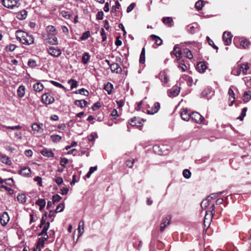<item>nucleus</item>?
<instances>
[{
  "label": "nucleus",
  "instance_id": "obj_1",
  "mask_svg": "<svg viewBox=\"0 0 251 251\" xmlns=\"http://www.w3.org/2000/svg\"><path fill=\"white\" fill-rule=\"evenodd\" d=\"M250 66L248 63L241 64L238 68L234 69L232 71L231 74L234 75H239L241 73L243 75H247Z\"/></svg>",
  "mask_w": 251,
  "mask_h": 251
},
{
  "label": "nucleus",
  "instance_id": "obj_2",
  "mask_svg": "<svg viewBox=\"0 0 251 251\" xmlns=\"http://www.w3.org/2000/svg\"><path fill=\"white\" fill-rule=\"evenodd\" d=\"M56 34H51V33L43 34L42 35L44 41L46 44H49L51 45H56L58 44V40L55 36Z\"/></svg>",
  "mask_w": 251,
  "mask_h": 251
},
{
  "label": "nucleus",
  "instance_id": "obj_3",
  "mask_svg": "<svg viewBox=\"0 0 251 251\" xmlns=\"http://www.w3.org/2000/svg\"><path fill=\"white\" fill-rule=\"evenodd\" d=\"M2 3L5 7L11 9L20 5L19 0H2Z\"/></svg>",
  "mask_w": 251,
  "mask_h": 251
},
{
  "label": "nucleus",
  "instance_id": "obj_4",
  "mask_svg": "<svg viewBox=\"0 0 251 251\" xmlns=\"http://www.w3.org/2000/svg\"><path fill=\"white\" fill-rule=\"evenodd\" d=\"M211 207L212 210L211 211H206V212L203 222L205 226H206V223L207 224L208 226L209 225L210 222L212 221L213 216L214 214V205L212 204Z\"/></svg>",
  "mask_w": 251,
  "mask_h": 251
},
{
  "label": "nucleus",
  "instance_id": "obj_5",
  "mask_svg": "<svg viewBox=\"0 0 251 251\" xmlns=\"http://www.w3.org/2000/svg\"><path fill=\"white\" fill-rule=\"evenodd\" d=\"M173 55L176 56L177 61L180 60L181 58V49L178 45H176L174 47L173 50L171 52V55L173 56Z\"/></svg>",
  "mask_w": 251,
  "mask_h": 251
},
{
  "label": "nucleus",
  "instance_id": "obj_6",
  "mask_svg": "<svg viewBox=\"0 0 251 251\" xmlns=\"http://www.w3.org/2000/svg\"><path fill=\"white\" fill-rule=\"evenodd\" d=\"M190 119L196 123H201L204 120V118L198 112H192Z\"/></svg>",
  "mask_w": 251,
  "mask_h": 251
},
{
  "label": "nucleus",
  "instance_id": "obj_7",
  "mask_svg": "<svg viewBox=\"0 0 251 251\" xmlns=\"http://www.w3.org/2000/svg\"><path fill=\"white\" fill-rule=\"evenodd\" d=\"M42 100L44 103L50 104L54 101V98L50 94L45 93L42 97Z\"/></svg>",
  "mask_w": 251,
  "mask_h": 251
},
{
  "label": "nucleus",
  "instance_id": "obj_8",
  "mask_svg": "<svg viewBox=\"0 0 251 251\" xmlns=\"http://www.w3.org/2000/svg\"><path fill=\"white\" fill-rule=\"evenodd\" d=\"M48 53L52 56L58 57L61 54V50L56 47H50L48 49Z\"/></svg>",
  "mask_w": 251,
  "mask_h": 251
},
{
  "label": "nucleus",
  "instance_id": "obj_9",
  "mask_svg": "<svg viewBox=\"0 0 251 251\" xmlns=\"http://www.w3.org/2000/svg\"><path fill=\"white\" fill-rule=\"evenodd\" d=\"M180 87L178 86H175L168 90V96L171 98L177 96L180 92Z\"/></svg>",
  "mask_w": 251,
  "mask_h": 251
},
{
  "label": "nucleus",
  "instance_id": "obj_10",
  "mask_svg": "<svg viewBox=\"0 0 251 251\" xmlns=\"http://www.w3.org/2000/svg\"><path fill=\"white\" fill-rule=\"evenodd\" d=\"M34 43V38L31 35H29L28 33H26L24 37L23 40L21 43L23 44H25L26 45H30Z\"/></svg>",
  "mask_w": 251,
  "mask_h": 251
},
{
  "label": "nucleus",
  "instance_id": "obj_11",
  "mask_svg": "<svg viewBox=\"0 0 251 251\" xmlns=\"http://www.w3.org/2000/svg\"><path fill=\"white\" fill-rule=\"evenodd\" d=\"M232 35L230 32H224L223 35V39L226 46H228L231 44L232 39Z\"/></svg>",
  "mask_w": 251,
  "mask_h": 251
},
{
  "label": "nucleus",
  "instance_id": "obj_12",
  "mask_svg": "<svg viewBox=\"0 0 251 251\" xmlns=\"http://www.w3.org/2000/svg\"><path fill=\"white\" fill-rule=\"evenodd\" d=\"M42 126V124H38L36 123H35L32 124L31 127L34 133H41L44 130Z\"/></svg>",
  "mask_w": 251,
  "mask_h": 251
},
{
  "label": "nucleus",
  "instance_id": "obj_13",
  "mask_svg": "<svg viewBox=\"0 0 251 251\" xmlns=\"http://www.w3.org/2000/svg\"><path fill=\"white\" fill-rule=\"evenodd\" d=\"M9 221V217L8 213L6 212L3 213L0 217V222L2 226H5L7 225Z\"/></svg>",
  "mask_w": 251,
  "mask_h": 251
},
{
  "label": "nucleus",
  "instance_id": "obj_14",
  "mask_svg": "<svg viewBox=\"0 0 251 251\" xmlns=\"http://www.w3.org/2000/svg\"><path fill=\"white\" fill-rule=\"evenodd\" d=\"M110 69L112 73L117 74H121L122 72V69L120 65L116 63H113L110 65Z\"/></svg>",
  "mask_w": 251,
  "mask_h": 251
},
{
  "label": "nucleus",
  "instance_id": "obj_15",
  "mask_svg": "<svg viewBox=\"0 0 251 251\" xmlns=\"http://www.w3.org/2000/svg\"><path fill=\"white\" fill-rule=\"evenodd\" d=\"M160 109V103L156 102L154 103L153 106L147 110V113L149 114H154L157 112Z\"/></svg>",
  "mask_w": 251,
  "mask_h": 251
},
{
  "label": "nucleus",
  "instance_id": "obj_16",
  "mask_svg": "<svg viewBox=\"0 0 251 251\" xmlns=\"http://www.w3.org/2000/svg\"><path fill=\"white\" fill-rule=\"evenodd\" d=\"M191 114L188 113L187 109H182L181 112V117L182 120L188 121L190 119Z\"/></svg>",
  "mask_w": 251,
  "mask_h": 251
},
{
  "label": "nucleus",
  "instance_id": "obj_17",
  "mask_svg": "<svg viewBox=\"0 0 251 251\" xmlns=\"http://www.w3.org/2000/svg\"><path fill=\"white\" fill-rule=\"evenodd\" d=\"M170 220L171 218L169 216L163 219L160 226V231L161 232H163L165 227L170 224Z\"/></svg>",
  "mask_w": 251,
  "mask_h": 251
},
{
  "label": "nucleus",
  "instance_id": "obj_18",
  "mask_svg": "<svg viewBox=\"0 0 251 251\" xmlns=\"http://www.w3.org/2000/svg\"><path fill=\"white\" fill-rule=\"evenodd\" d=\"M159 77L163 83V85L164 86H165V84H167L169 80L168 76L165 72H161L160 73L159 75Z\"/></svg>",
  "mask_w": 251,
  "mask_h": 251
},
{
  "label": "nucleus",
  "instance_id": "obj_19",
  "mask_svg": "<svg viewBox=\"0 0 251 251\" xmlns=\"http://www.w3.org/2000/svg\"><path fill=\"white\" fill-rule=\"evenodd\" d=\"M206 69L207 66L206 65L205 63L203 62H199L197 64V70L199 72L201 73H204Z\"/></svg>",
  "mask_w": 251,
  "mask_h": 251
},
{
  "label": "nucleus",
  "instance_id": "obj_20",
  "mask_svg": "<svg viewBox=\"0 0 251 251\" xmlns=\"http://www.w3.org/2000/svg\"><path fill=\"white\" fill-rule=\"evenodd\" d=\"M40 153L44 156L46 157H54V153L51 150L44 149L41 151Z\"/></svg>",
  "mask_w": 251,
  "mask_h": 251
},
{
  "label": "nucleus",
  "instance_id": "obj_21",
  "mask_svg": "<svg viewBox=\"0 0 251 251\" xmlns=\"http://www.w3.org/2000/svg\"><path fill=\"white\" fill-rule=\"evenodd\" d=\"M228 94L229 95V100L231 101V103L229 104V106H231L233 104L235 100V94L231 87L229 88Z\"/></svg>",
  "mask_w": 251,
  "mask_h": 251
},
{
  "label": "nucleus",
  "instance_id": "obj_22",
  "mask_svg": "<svg viewBox=\"0 0 251 251\" xmlns=\"http://www.w3.org/2000/svg\"><path fill=\"white\" fill-rule=\"evenodd\" d=\"M26 32L22 30L16 31V36L21 43L22 42V40H23L24 37H25V36L26 34Z\"/></svg>",
  "mask_w": 251,
  "mask_h": 251
},
{
  "label": "nucleus",
  "instance_id": "obj_23",
  "mask_svg": "<svg viewBox=\"0 0 251 251\" xmlns=\"http://www.w3.org/2000/svg\"><path fill=\"white\" fill-rule=\"evenodd\" d=\"M27 16V12L25 10H23L17 13L16 17L17 18L21 20H23L24 19H25Z\"/></svg>",
  "mask_w": 251,
  "mask_h": 251
},
{
  "label": "nucleus",
  "instance_id": "obj_24",
  "mask_svg": "<svg viewBox=\"0 0 251 251\" xmlns=\"http://www.w3.org/2000/svg\"><path fill=\"white\" fill-rule=\"evenodd\" d=\"M84 223L83 221H81L79 223L77 230L78 231V238H79L84 232Z\"/></svg>",
  "mask_w": 251,
  "mask_h": 251
},
{
  "label": "nucleus",
  "instance_id": "obj_25",
  "mask_svg": "<svg viewBox=\"0 0 251 251\" xmlns=\"http://www.w3.org/2000/svg\"><path fill=\"white\" fill-rule=\"evenodd\" d=\"M75 104L78 107L83 108L87 105V102L84 100H76L75 101Z\"/></svg>",
  "mask_w": 251,
  "mask_h": 251
},
{
  "label": "nucleus",
  "instance_id": "obj_26",
  "mask_svg": "<svg viewBox=\"0 0 251 251\" xmlns=\"http://www.w3.org/2000/svg\"><path fill=\"white\" fill-rule=\"evenodd\" d=\"M33 88L36 92H40L43 90L44 86L41 83L37 82L34 84Z\"/></svg>",
  "mask_w": 251,
  "mask_h": 251
},
{
  "label": "nucleus",
  "instance_id": "obj_27",
  "mask_svg": "<svg viewBox=\"0 0 251 251\" xmlns=\"http://www.w3.org/2000/svg\"><path fill=\"white\" fill-rule=\"evenodd\" d=\"M17 94L19 97L23 98L25 94V87L24 85H20L18 90Z\"/></svg>",
  "mask_w": 251,
  "mask_h": 251
},
{
  "label": "nucleus",
  "instance_id": "obj_28",
  "mask_svg": "<svg viewBox=\"0 0 251 251\" xmlns=\"http://www.w3.org/2000/svg\"><path fill=\"white\" fill-rule=\"evenodd\" d=\"M113 89V85L110 82L104 85V89L107 92L108 94L110 95L112 93V89Z\"/></svg>",
  "mask_w": 251,
  "mask_h": 251
},
{
  "label": "nucleus",
  "instance_id": "obj_29",
  "mask_svg": "<svg viewBox=\"0 0 251 251\" xmlns=\"http://www.w3.org/2000/svg\"><path fill=\"white\" fill-rule=\"evenodd\" d=\"M151 39L154 40L155 42V44L158 46H160L162 44V39L157 35L151 34Z\"/></svg>",
  "mask_w": 251,
  "mask_h": 251
},
{
  "label": "nucleus",
  "instance_id": "obj_30",
  "mask_svg": "<svg viewBox=\"0 0 251 251\" xmlns=\"http://www.w3.org/2000/svg\"><path fill=\"white\" fill-rule=\"evenodd\" d=\"M251 99V91H247L245 92L243 97V100L244 102H248Z\"/></svg>",
  "mask_w": 251,
  "mask_h": 251
},
{
  "label": "nucleus",
  "instance_id": "obj_31",
  "mask_svg": "<svg viewBox=\"0 0 251 251\" xmlns=\"http://www.w3.org/2000/svg\"><path fill=\"white\" fill-rule=\"evenodd\" d=\"M30 173V169L28 167H25L20 171V174L24 176H29Z\"/></svg>",
  "mask_w": 251,
  "mask_h": 251
},
{
  "label": "nucleus",
  "instance_id": "obj_32",
  "mask_svg": "<svg viewBox=\"0 0 251 251\" xmlns=\"http://www.w3.org/2000/svg\"><path fill=\"white\" fill-rule=\"evenodd\" d=\"M90 59V55L88 52H85L83 54L82 57V62H83V64H87Z\"/></svg>",
  "mask_w": 251,
  "mask_h": 251
},
{
  "label": "nucleus",
  "instance_id": "obj_33",
  "mask_svg": "<svg viewBox=\"0 0 251 251\" xmlns=\"http://www.w3.org/2000/svg\"><path fill=\"white\" fill-rule=\"evenodd\" d=\"M36 204L40 206V210H42L46 205V201L44 199H39L36 201Z\"/></svg>",
  "mask_w": 251,
  "mask_h": 251
},
{
  "label": "nucleus",
  "instance_id": "obj_34",
  "mask_svg": "<svg viewBox=\"0 0 251 251\" xmlns=\"http://www.w3.org/2000/svg\"><path fill=\"white\" fill-rule=\"evenodd\" d=\"M250 42L245 39H241L240 40V45L243 49H247L249 48Z\"/></svg>",
  "mask_w": 251,
  "mask_h": 251
},
{
  "label": "nucleus",
  "instance_id": "obj_35",
  "mask_svg": "<svg viewBox=\"0 0 251 251\" xmlns=\"http://www.w3.org/2000/svg\"><path fill=\"white\" fill-rule=\"evenodd\" d=\"M210 197H208L206 199L201 201V207L202 209H206L210 204Z\"/></svg>",
  "mask_w": 251,
  "mask_h": 251
},
{
  "label": "nucleus",
  "instance_id": "obj_36",
  "mask_svg": "<svg viewBox=\"0 0 251 251\" xmlns=\"http://www.w3.org/2000/svg\"><path fill=\"white\" fill-rule=\"evenodd\" d=\"M17 200L21 203H25L26 201V197L24 194H19L17 196Z\"/></svg>",
  "mask_w": 251,
  "mask_h": 251
},
{
  "label": "nucleus",
  "instance_id": "obj_37",
  "mask_svg": "<svg viewBox=\"0 0 251 251\" xmlns=\"http://www.w3.org/2000/svg\"><path fill=\"white\" fill-rule=\"evenodd\" d=\"M50 139L53 142L57 143L61 140L62 137L59 135L54 134L50 136Z\"/></svg>",
  "mask_w": 251,
  "mask_h": 251
},
{
  "label": "nucleus",
  "instance_id": "obj_38",
  "mask_svg": "<svg viewBox=\"0 0 251 251\" xmlns=\"http://www.w3.org/2000/svg\"><path fill=\"white\" fill-rule=\"evenodd\" d=\"M47 33L56 34V31L55 27L53 25H48L46 28Z\"/></svg>",
  "mask_w": 251,
  "mask_h": 251
},
{
  "label": "nucleus",
  "instance_id": "obj_39",
  "mask_svg": "<svg viewBox=\"0 0 251 251\" xmlns=\"http://www.w3.org/2000/svg\"><path fill=\"white\" fill-rule=\"evenodd\" d=\"M139 62L141 64H143L145 62V49L144 48H143L142 50L140 55Z\"/></svg>",
  "mask_w": 251,
  "mask_h": 251
},
{
  "label": "nucleus",
  "instance_id": "obj_40",
  "mask_svg": "<svg viewBox=\"0 0 251 251\" xmlns=\"http://www.w3.org/2000/svg\"><path fill=\"white\" fill-rule=\"evenodd\" d=\"M48 235H45L42 238H39L38 240V242H39V245L41 246H44L45 242L48 239Z\"/></svg>",
  "mask_w": 251,
  "mask_h": 251
},
{
  "label": "nucleus",
  "instance_id": "obj_41",
  "mask_svg": "<svg viewBox=\"0 0 251 251\" xmlns=\"http://www.w3.org/2000/svg\"><path fill=\"white\" fill-rule=\"evenodd\" d=\"M163 22L166 24L168 25L169 26H171L172 24L173 23V19L171 17H166L163 18Z\"/></svg>",
  "mask_w": 251,
  "mask_h": 251
},
{
  "label": "nucleus",
  "instance_id": "obj_42",
  "mask_svg": "<svg viewBox=\"0 0 251 251\" xmlns=\"http://www.w3.org/2000/svg\"><path fill=\"white\" fill-rule=\"evenodd\" d=\"M128 123L132 126H138L137 125L138 123V120L135 117L130 119L128 121Z\"/></svg>",
  "mask_w": 251,
  "mask_h": 251
},
{
  "label": "nucleus",
  "instance_id": "obj_43",
  "mask_svg": "<svg viewBox=\"0 0 251 251\" xmlns=\"http://www.w3.org/2000/svg\"><path fill=\"white\" fill-rule=\"evenodd\" d=\"M27 65L29 67L32 68H34L37 66L36 61L32 59H29L28 60Z\"/></svg>",
  "mask_w": 251,
  "mask_h": 251
},
{
  "label": "nucleus",
  "instance_id": "obj_44",
  "mask_svg": "<svg viewBox=\"0 0 251 251\" xmlns=\"http://www.w3.org/2000/svg\"><path fill=\"white\" fill-rule=\"evenodd\" d=\"M153 151L158 154L161 155L163 154V152L161 151V149H160V147L158 145H154L153 147Z\"/></svg>",
  "mask_w": 251,
  "mask_h": 251
},
{
  "label": "nucleus",
  "instance_id": "obj_45",
  "mask_svg": "<svg viewBox=\"0 0 251 251\" xmlns=\"http://www.w3.org/2000/svg\"><path fill=\"white\" fill-rule=\"evenodd\" d=\"M184 53L185 54L186 57L189 59H192L193 55L191 51L188 49H185L184 50Z\"/></svg>",
  "mask_w": 251,
  "mask_h": 251
},
{
  "label": "nucleus",
  "instance_id": "obj_46",
  "mask_svg": "<svg viewBox=\"0 0 251 251\" xmlns=\"http://www.w3.org/2000/svg\"><path fill=\"white\" fill-rule=\"evenodd\" d=\"M2 127H5L6 128L8 129H11V130H20L22 128L21 126L20 125H17L15 126H1Z\"/></svg>",
  "mask_w": 251,
  "mask_h": 251
},
{
  "label": "nucleus",
  "instance_id": "obj_47",
  "mask_svg": "<svg viewBox=\"0 0 251 251\" xmlns=\"http://www.w3.org/2000/svg\"><path fill=\"white\" fill-rule=\"evenodd\" d=\"M1 161L2 163L7 165H10L11 164V160L9 159V157L6 156H2L1 158Z\"/></svg>",
  "mask_w": 251,
  "mask_h": 251
},
{
  "label": "nucleus",
  "instance_id": "obj_48",
  "mask_svg": "<svg viewBox=\"0 0 251 251\" xmlns=\"http://www.w3.org/2000/svg\"><path fill=\"white\" fill-rule=\"evenodd\" d=\"M203 6V0H198L196 3H195V7L198 10H201Z\"/></svg>",
  "mask_w": 251,
  "mask_h": 251
},
{
  "label": "nucleus",
  "instance_id": "obj_49",
  "mask_svg": "<svg viewBox=\"0 0 251 251\" xmlns=\"http://www.w3.org/2000/svg\"><path fill=\"white\" fill-rule=\"evenodd\" d=\"M68 83L71 84V89L72 90L75 88L77 87V82L76 80L74 79H70L68 81Z\"/></svg>",
  "mask_w": 251,
  "mask_h": 251
},
{
  "label": "nucleus",
  "instance_id": "obj_50",
  "mask_svg": "<svg viewBox=\"0 0 251 251\" xmlns=\"http://www.w3.org/2000/svg\"><path fill=\"white\" fill-rule=\"evenodd\" d=\"M76 94H80L83 95L84 96H88L89 94V92L88 91L85 90L84 88H81L75 92Z\"/></svg>",
  "mask_w": 251,
  "mask_h": 251
},
{
  "label": "nucleus",
  "instance_id": "obj_51",
  "mask_svg": "<svg viewBox=\"0 0 251 251\" xmlns=\"http://www.w3.org/2000/svg\"><path fill=\"white\" fill-rule=\"evenodd\" d=\"M247 110V108L246 107L243 108L242 109L241 115L239 117H238L237 119H238L240 120H243L244 117L246 116V113Z\"/></svg>",
  "mask_w": 251,
  "mask_h": 251
},
{
  "label": "nucleus",
  "instance_id": "obj_52",
  "mask_svg": "<svg viewBox=\"0 0 251 251\" xmlns=\"http://www.w3.org/2000/svg\"><path fill=\"white\" fill-rule=\"evenodd\" d=\"M206 40L209 44V45L211 46L212 47H213V48L216 50H218V48L217 46H216V45H215V44H214V42L213 41L209 38V37L208 36H207L206 37Z\"/></svg>",
  "mask_w": 251,
  "mask_h": 251
},
{
  "label": "nucleus",
  "instance_id": "obj_53",
  "mask_svg": "<svg viewBox=\"0 0 251 251\" xmlns=\"http://www.w3.org/2000/svg\"><path fill=\"white\" fill-rule=\"evenodd\" d=\"M183 175L186 178H189L191 177V173L188 169H185L183 172Z\"/></svg>",
  "mask_w": 251,
  "mask_h": 251
},
{
  "label": "nucleus",
  "instance_id": "obj_54",
  "mask_svg": "<svg viewBox=\"0 0 251 251\" xmlns=\"http://www.w3.org/2000/svg\"><path fill=\"white\" fill-rule=\"evenodd\" d=\"M64 207L65 206L63 203L59 204L55 209V212L57 213L62 211Z\"/></svg>",
  "mask_w": 251,
  "mask_h": 251
},
{
  "label": "nucleus",
  "instance_id": "obj_55",
  "mask_svg": "<svg viewBox=\"0 0 251 251\" xmlns=\"http://www.w3.org/2000/svg\"><path fill=\"white\" fill-rule=\"evenodd\" d=\"M178 67L182 70V72H185L186 69V66L184 64V61L183 60L180 61L179 63Z\"/></svg>",
  "mask_w": 251,
  "mask_h": 251
},
{
  "label": "nucleus",
  "instance_id": "obj_56",
  "mask_svg": "<svg viewBox=\"0 0 251 251\" xmlns=\"http://www.w3.org/2000/svg\"><path fill=\"white\" fill-rule=\"evenodd\" d=\"M90 36V33L89 31H87L82 34V35L81 37V39L82 40H85L87 39H88Z\"/></svg>",
  "mask_w": 251,
  "mask_h": 251
},
{
  "label": "nucleus",
  "instance_id": "obj_57",
  "mask_svg": "<svg viewBox=\"0 0 251 251\" xmlns=\"http://www.w3.org/2000/svg\"><path fill=\"white\" fill-rule=\"evenodd\" d=\"M61 199V197L57 194L52 196V202L53 203L58 202Z\"/></svg>",
  "mask_w": 251,
  "mask_h": 251
},
{
  "label": "nucleus",
  "instance_id": "obj_58",
  "mask_svg": "<svg viewBox=\"0 0 251 251\" xmlns=\"http://www.w3.org/2000/svg\"><path fill=\"white\" fill-rule=\"evenodd\" d=\"M120 6V4L118 0H117L115 2V5L112 6L111 10L112 12H114L116 11L117 9H119Z\"/></svg>",
  "mask_w": 251,
  "mask_h": 251
},
{
  "label": "nucleus",
  "instance_id": "obj_59",
  "mask_svg": "<svg viewBox=\"0 0 251 251\" xmlns=\"http://www.w3.org/2000/svg\"><path fill=\"white\" fill-rule=\"evenodd\" d=\"M50 82L52 84H53L55 86H56V87H59V88H61L62 89L65 88L64 86L63 85H62L61 83H59L56 81H55L53 80H50Z\"/></svg>",
  "mask_w": 251,
  "mask_h": 251
},
{
  "label": "nucleus",
  "instance_id": "obj_60",
  "mask_svg": "<svg viewBox=\"0 0 251 251\" xmlns=\"http://www.w3.org/2000/svg\"><path fill=\"white\" fill-rule=\"evenodd\" d=\"M68 163V159L66 158H61L60 160V164L64 167H66V164Z\"/></svg>",
  "mask_w": 251,
  "mask_h": 251
},
{
  "label": "nucleus",
  "instance_id": "obj_61",
  "mask_svg": "<svg viewBox=\"0 0 251 251\" xmlns=\"http://www.w3.org/2000/svg\"><path fill=\"white\" fill-rule=\"evenodd\" d=\"M16 46L14 44H10L6 47V50L12 51L15 50L16 49Z\"/></svg>",
  "mask_w": 251,
  "mask_h": 251
},
{
  "label": "nucleus",
  "instance_id": "obj_62",
  "mask_svg": "<svg viewBox=\"0 0 251 251\" xmlns=\"http://www.w3.org/2000/svg\"><path fill=\"white\" fill-rule=\"evenodd\" d=\"M134 160L133 159L132 160H128L126 162V164L127 167L129 168H132L133 166Z\"/></svg>",
  "mask_w": 251,
  "mask_h": 251
},
{
  "label": "nucleus",
  "instance_id": "obj_63",
  "mask_svg": "<svg viewBox=\"0 0 251 251\" xmlns=\"http://www.w3.org/2000/svg\"><path fill=\"white\" fill-rule=\"evenodd\" d=\"M135 6V4L134 3H131L127 7V8L126 9V12L127 13H129V12H131L133 9V8H134Z\"/></svg>",
  "mask_w": 251,
  "mask_h": 251
},
{
  "label": "nucleus",
  "instance_id": "obj_64",
  "mask_svg": "<svg viewBox=\"0 0 251 251\" xmlns=\"http://www.w3.org/2000/svg\"><path fill=\"white\" fill-rule=\"evenodd\" d=\"M100 103L99 101L96 102L92 106V109L95 111L100 107Z\"/></svg>",
  "mask_w": 251,
  "mask_h": 251
}]
</instances>
